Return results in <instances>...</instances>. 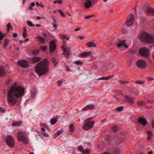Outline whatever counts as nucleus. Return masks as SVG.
Here are the masks:
<instances>
[{
  "instance_id": "7",
  "label": "nucleus",
  "mask_w": 154,
  "mask_h": 154,
  "mask_svg": "<svg viewBox=\"0 0 154 154\" xmlns=\"http://www.w3.org/2000/svg\"><path fill=\"white\" fill-rule=\"evenodd\" d=\"M7 145L10 147H13L14 145L15 142L11 135L8 136L6 138Z\"/></svg>"
},
{
  "instance_id": "32",
  "label": "nucleus",
  "mask_w": 154,
  "mask_h": 154,
  "mask_svg": "<svg viewBox=\"0 0 154 154\" xmlns=\"http://www.w3.org/2000/svg\"><path fill=\"white\" fill-rule=\"evenodd\" d=\"M5 34L3 33L1 31H0V40H2L3 39L5 36Z\"/></svg>"
},
{
  "instance_id": "29",
  "label": "nucleus",
  "mask_w": 154,
  "mask_h": 154,
  "mask_svg": "<svg viewBox=\"0 0 154 154\" xmlns=\"http://www.w3.org/2000/svg\"><path fill=\"white\" fill-rule=\"evenodd\" d=\"M36 90L35 88L33 89L31 91V95L32 97H34L36 94Z\"/></svg>"
},
{
  "instance_id": "20",
  "label": "nucleus",
  "mask_w": 154,
  "mask_h": 154,
  "mask_svg": "<svg viewBox=\"0 0 154 154\" xmlns=\"http://www.w3.org/2000/svg\"><path fill=\"white\" fill-rule=\"evenodd\" d=\"M42 58L39 57H34L31 58L32 61L34 63H36L38 61H40Z\"/></svg>"
},
{
  "instance_id": "6",
  "label": "nucleus",
  "mask_w": 154,
  "mask_h": 154,
  "mask_svg": "<svg viewBox=\"0 0 154 154\" xmlns=\"http://www.w3.org/2000/svg\"><path fill=\"white\" fill-rule=\"evenodd\" d=\"M135 64L138 68L141 69H143L146 66V62L142 59L139 60L137 61Z\"/></svg>"
},
{
  "instance_id": "42",
  "label": "nucleus",
  "mask_w": 154,
  "mask_h": 154,
  "mask_svg": "<svg viewBox=\"0 0 154 154\" xmlns=\"http://www.w3.org/2000/svg\"><path fill=\"white\" fill-rule=\"evenodd\" d=\"M114 76V75H112L109 76L105 77V80H107L108 79H109L112 78Z\"/></svg>"
},
{
  "instance_id": "57",
  "label": "nucleus",
  "mask_w": 154,
  "mask_h": 154,
  "mask_svg": "<svg viewBox=\"0 0 154 154\" xmlns=\"http://www.w3.org/2000/svg\"><path fill=\"white\" fill-rule=\"evenodd\" d=\"M81 29V27H79L77 28H76L75 29V31H77L78 30H80V29Z\"/></svg>"
},
{
  "instance_id": "48",
  "label": "nucleus",
  "mask_w": 154,
  "mask_h": 154,
  "mask_svg": "<svg viewBox=\"0 0 154 154\" xmlns=\"http://www.w3.org/2000/svg\"><path fill=\"white\" fill-rule=\"evenodd\" d=\"M109 66H110L109 69H111L115 67L113 63H111L109 64Z\"/></svg>"
},
{
  "instance_id": "19",
  "label": "nucleus",
  "mask_w": 154,
  "mask_h": 154,
  "mask_svg": "<svg viewBox=\"0 0 154 154\" xmlns=\"http://www.w3.org/2000/svg\"><path fill=\"white\" fill-rule=\"evenodd\" d=\"M86 46L89 47H94L96 48V44L95 43H94L92 41H91L87 43L86 44Z\"/></svg>"
},
{
  "instance_id": "35",
  "label": "nucleus",
  "mask_w": 154,
  "mask_h": 154,
  "mask_svg": "<svg viewBox=\"0 0 154 154\" xmlns=\"http://www.w3.org/2000/svg\"><path fill=\"white\" fill-rule=\"evenodd\" d=\"M146 103L145 102L140 101L137 103V104L139 106H142L145 105Z\"/></svg>"
},
{
  "instance_id": "34",
  "label": "nucleus",
  "mask_w": 154,
  "mask_h": 154,
  "mask_svg": "<svg viewBox=\"0 0 154 154\" xmlns=\"http://www.w3.org/2000/svg\"><path fill=\"white\" fill-rule=\"evenodd\" d=\"M123 109V106H120L117 107L116 108V110L118 112H120L122 111Z\"/></svg>"
},
{
  "instance_id": "8",
  "label": "nucleus",
  "mask_w": 154,
  "mask_h": 154,
  "mask_svg": "<svg viewBox=\"0 0 154 154\" xmlns=\"http://www.w3.org/2000/svg\"><path fill=\"white\" fill-rule=\"evenodd\" d=\"M94 124V121L86 122L83 125L82 128L84 130H89L93 127Z\"/></svg>"
},
{
  "instance_id": "25",
  "label": "nucleus",
  "mask_w": 154,
  "mask_h": 154,
  "mask_svg": "<svg viewBox=\"0 0 154 154\" xmlns=\"http://www.w3.org/2000/svg\"><path fill=\"white\" fill-rule=\"evenodd\" d=\"M22 123V122L21 121L14 122L11 124V125L14 127L20 126Z\"/></svg>"
},
{
  "instance_id": "38",
  "label": "nucleus",
  "mask_w": 154,
  "mask_h": 154,
  "mask_svg": "<svg viewBox=\"0 0 154 154\" xmlns=\"http://www.w3.org/2000/svg\"><path fill=\"white\" fill-rule=\"evenodd\" d=\"M90 151L89 149H86L85 150H84V151L83 152L85 154H89L90 153Z\"/></svg>"
},
{
  "instance_id": "52",
  "label": "nucleus",
  "mask_w": 154,
  "mask_h": 154,
  "mask_svg": "<svg viewBox=\"0 0 154 154\" xmlns=\"http://www.w3.org/2000/svg\"><path fill=\"white\" fill-rule=\"evenodd\" d=\"M119 82L121 84H125V83H128V82H127V81H119Z\"/></svg>"
},
{
  "instance_id": "63",
  "label": "nucleus",
  "mask_w": 154,
  "mask_h": 154,
  "mask_svg": "<svg viewBox=\"0 0 154 154\" xmlns=\"http://www.w3.org/2000/svg\"><path fill=\"white\" fill-rule=\"evenodd\" d=\"M147 80H149V81H152V80H153V79H154L153 78H149V77L147 78Z\"/></svg>"
},
{
  "instance_id": "33",
  "label": "nucleus",
  "mask_w": 154,
  "mask_h": 154,
  "mask_svg": "<svg viewBox=\"0 0 154 154\" xmlns=\"http://www.w3.org/2000/svg\"><path fill=\"white\" fill-rule=\"evenodd\" d=\"M7 30L8 32H9L11 29L12 26L11 25V23H9L7 25Z\"/></svg>"
},
{
  "instance_id": "43",
  "label": "nucleus",
  "mask_w": 154,
  "mask_h": 154,
  "mask_svg": "<svg viewBox=\"0 0 154 154\" xmlns=\"http://www.w3.org/2000/svg\"><path fill=\"white\" fill-rule=\"evenodd\" d=\"M135 82L138 84H144L145 83V82L144 81H137Z\"/></svg>"
},
{
  "instance_id": "2",
  "label": "nucleus",
  "mask_w": 154,
  "mask_h": 154,
  "mask_svg": "<svg viewBox=\"0 0 154 154\" xmlns=\"http://www.w3.org/2000/svg\"><path fill=\"white\" fill-rule=\"evenodd\" d=\"M49 62L46 59H43L38 63L35 68V71L40 76L47 74L48 71Z\"/></svg>"
},
{
  "instance_id": "21",
  "label": "nucleus",
  "mask_w": 154,
  "mask_h": 154,
  "mask_svg": "<svg viewBox=\"0 0 154 154\" xmlns=\"http://www.w3.org/2000/svg\"><path fill=\"white\" fill-rule=\"evenodd\" d=\"M92 3L90 0H88L85 3L84 6L86 8H88L91 6Z\"/></svg>"
},
{
  "instance_id": "3",
  "label": "nucleus",
  "mask_w": 154,
  "mask_h": 154,
  "mask_svg": "<svg viewBox=\"0 0 154 154\" xmlns=\"http://www.w3.org/2000/svg\"><path fill=\"white\" fill-rule=\"evenodd\" d=\"M138 37L141 42L150 44L154 43V34H151L143 32L140 33Z\"/></svg>"
},
{
  "instance_id": "36",
  "label": "nucleus",
  "mask_w": 154,
  "mask_h": 154,
  "mask_svg": "<svg viewBox=\"0 0 154 154\" xmlns=\"http://www.w3.org/2000/svg\"><path fill=\"white\" fill-rule=\"evenodd\" d=\"M78 149L79 151L82 152H83L84 151V149L81 146H80L78 147Z\"/></svg>"
},
{
  "instance_id": "23",
  "label": "nucleus",
  "mask_w": 154,
  "mask_h": 154,
  "mask_svg": "<svg viewBox=\"0 0 154 154\" xmlns=\"http://www.w3.org/2000/svg\"><path fill=\"white\" fill-rule=\"evenodd\" d=\"M36 38H38L39 41L41 43H44L45 42V39L40 36H37Z\"/></svg>"
},
{
  "instance_id": "41",
  "label": "nucleus",
  "mask_w": 154,
  "mask_h": 154,
  "mask_svg": "<svg viewBox=\"0 0 154 154\" xmlns=\"http://www.w3.org/2000/svg\"><path fill=\"white\" fill-rule=\"evenodd\" d=\"M117 126L116 125H115L113 126L112 128V129L113 131L114 132H116L117 131V129L116 128Z\"/></svg>"
},
{
  "instance_id": "1",
  "label": "nucleus",
  "mask_w": 154,
  "mask_h": 154,
  "mask_svg": "<svg viewBox=\"0 0 154 154\" xmlns=\"http://www.w3.org/2000/svg\"><path fill=\"white\" fill-rule=\"evenodd\" d=\"M17 84L14 83L11 86L8 94L7 102L9 104L13 106L16 103L17 100L19 98L23 96L25 94L24 88L21 86L17 87Z\"/></svg>"
},
{
  "instance_id": "37",
  "label": "nucleus",
  "mask_w": 154,
  "mask_h": 154,
  "mask_svg": "<svg viewBox=\"0 0 154 154\" xmlns=\"http://www.w3.org/2000/svg\"><path fill=\"white\" fill-rule=\"evenodd\" d=\"M39 51L38 50H34L33 51L32 54L33 55H35L38 54L39 53Z\"/></svg>"
},
{
  "instance_id": "14",
  "label": "nucleus",
  "mask_w": 154,
  "mask_h": 154,
  "mask_svg": "<svg viewBox=\"0 0 154 154\" xmlns=\"http://www.w3.org/2000/svg\"><path fill=\"white\" fill-rule=\"evenodd\" d=\"M124 97V100L126 102L131 104L134 103L135 97H130L128 95L125 96Z\"/></svg>"
},
{
  "instance_id": "24",
  "label": "nucleus",
  "mask_w": 154,
  "mask_h": 154,
  "mask_svg": "<svg viewBox=\"0 0 154 154\" xmlns=\"http://www.w3.org/2000/svg\"><path fill=\"white\" fill-rule=\"evenodd\" d=\"M146 132L148 135V136L147 137V140H149L152 138V133L151 131H147Z\"/></svg>"
},
{
  "instance_id": "54",
  "label": "nucleus",
  "mask_w": 154,
  "mask_h": 154,
  "mask_svg": "<svg viewBox=\"0 0 154 154\" xmlns=\"http://www.w3.org/2000/svg\"><path fill=\"white\" fill-rule=\"evenodd\" d=\"M62 83V82L61 81H59L58 82V83H57V85L58 86H60L61 85Z\"/></svg>"
},
{
  "instance_id": "58",
  "label": "nucleus",
  "mask_w": 154,
  "mask_h": 154,
  "mask_svg": "<svg viewBox=\"0 0 154 154\" xmlns=\"http://www.w3.org/2000/svg\"><path fill=\"white\" fill-rule=\"evenodd\" d=\"M51 60L53 63H55L57 61L56 59L54 58H53L51 59Z\"/></svg>"
},
{
  "instance_id": "56",
  "label": "nucleus",
  "mask_w": 154,
  "mask_h": 154,
  "mask_svg": "<svg viewBox=\"0 0 154 154\" xmlns=\"http://www.w3.org/2000/svg\"><path fill=\"white\" fill-rule=\"evenodd\" d=\"M40 126L41 127L46 126L48 127L47 125H45L44 123H41L40 124Z\"/></svg>"
},
{
  "instance_id": "62",
  "label": "nucleus",
  "mask_w": 154,
  "mask_h": 154,
  "mask_svg": "<svg viewBox=\"0 0 154 154\" xmlns=\"http://www.w3.org/2000/svg\"><path fill=\"white\" fill-rule=\"evenodd\" d=\"M66 69L67 71H69L70 70V68L68 66L66 67Z\"/></svg>"
},
{
  "instance_id": "61",
  "label": "nucleus",
  "mask_w": 154,
  "mask_h": 154,
  "mask_svg": "<svg viewBox=\"0 0 154 154\" xmlns=\"http://www.w3.org/2000/svg\"><path fill=\"white\" fill-rule=\"evenodd\" d=\"M53 26L55 28V30H56V29H57V25L56 24H52Z\"/></svg>"
},
{
  "instance_id": "5",
  "label": "nucleus",
  "mask_w": 154,
  "mask_h": 154,
  "mask_svg": "<svg viewBox=\"0 0 154 154\" xmlns=\"http://www.w3.org/2000/svg\"><path fill=\"white\" fill-rule=\"evenodd\" d=\"M139 54L143 57L147 59L150 60V54L148 49L143 48L140 49L139 51Z\"/></svg>"
},
{
  "instance_id": "40",
  "label": "nucleus",
  "mask_w": 154,
  "mask_h": 154,
  "mask_svg": "<svg viewBox=\"0 0 154 154\" xmlns=\"http://www.w3.org/2000/svg\"><path fill=\"white\" fill-rule=\"evenodd\" d=\"M27 24L30 26H35L34 24H32V22L29 20L27 22Z\"/></svg>"
},
{
  "instance_id": "15",
  "label": "nucleus",
  "mask_w": 154,
  "mask_h": 154,
  "mask_svg": "<svg viewBox=\"0 0 154 154\" xmlns=\"http://www.w3.org/2000/svg\"><path fill=\"white\" fill-rule=\"evenodd\" d=\"M91 54V51L84 52L79 54L78 55V57L80 58L86 57Z\"/></svg>"
},
{
  "instance_id": "17",
  "label": "nucleus",
  "mask_w": 154,
  "mask_h": 154,
  "mask_svg": "<svg viewBox=\"0 0 154 154\" xmlns=\"http://www.w3.org/2000/svg\"><path fill=\"white\" fill-rule=\"evenodd\" d=\"M115 140L116 144H119L123 142L124 139L122 137H117L115 138Z\"/></svg>"
},
{
  "instance_id": "10",
  "label": "nucleus",
  "mask_w": 154,
  "mask_h": 154,
  "mask_svg": "<svg viewBox=\"0 0 154 154\" xmlns=\"http://www.w3.org/2000/svg\"><path fill=\"white\" fill-rule=\"evenodd\" d=\"M134 16L132 14H130L127 18L126 22V25L128 26H131L134 22Z\"/></svg>"
},
{
  "instance_id": "4",
  "label": "nucleus",
  "mask_w": 154,
  "mask_h": 154,
  "mask_svg": "<svg viewBox=\"0 0 154 154\" xmlns=\"http://www.w3.org/2000/svg\"><path fill=\"white\" fill-rule=\"evenodd\" d=\"M17 139L19 141H22L23 143L28 144L29 143L28 138L24 132H20L17 135Z\"/></svg>"
},
{
  "instance_id": "64",
  "label": "nucleus",
  "mask_w": 154,
  "mask_h": 154,
  "mask_svg": "<svg viewBox=\"0 0 154 154\" xmlns=\"http://www.w3.org/2000/svg\"><path fill=\"white\" fill-rule=\"evenodd\" d=\"M17 33H13V36L14 38L16 37H17Z\"/></svg>"
},
{
  "instance_id": "46",
  "label": "nucleus",
  "mask_w": 154,
  "mask_h": 154,
  "mask_svg": "<svg viewBox=\"0 0 154 154\" xmlns=\"http://www.w3.org/2000/svg\"><path fill=\"white\" fill-rule=\"evenodd\" d=\"M62 3V1L61 0H60L59 1H55L53 2V3L54 4H56V3H58L59 4H60Z\"/></svg>"
},
{
  "instance_id": "31",
  "label": "nucleus",
  "mask_w": 154,
  "mask_h": 154,
  "mask_svg": "<svg viewBox=\"0 0 154 154\" xmlns=\"http://www.w3.org/2000/svg\"><path fill=\"white\" fill-rule=\"evenodd\" d=\"M120 152V149L118 148L115 149L113 151V152L115 154H119Z\"/></svg>"
},
{
  "instance_id": "16",
  "label": "nucleus",
  "mask_w": 154,
  "mask_h": 154,
  "mask_svg": "<svg viewBox=\"0 0 154 154\" xmlns=\"http://www.w3.org/2000/svg\"><path fill=\"white\" fill-rule=\"evenodd\" d=\"M138 122L140 124L143 126L146 124V121L144 118H139L138 120Z\"/></svg>"
},
{
  "instance_id": "39",
  "label": "nucleus",
  "mask_w": 154,
  "mask_h": 154,
  "mask_svg": "<svg viewBox=\"0 0 154 154\" xmlns=\"http://www.w3.org/2000/svg\"><path fill=\"white\" fill-rule=\"evenodd\" d=\"M58 11L60 13V15L62 17H65L64 13L61 10H58Z\"/></svg>"
},
{
  "instance_id": "44",
  "label": "nucleus",
  "mask_w": 154,
  "mask_h": 154,
  "mask_svg": "<svg viewBox=\"0 0 154 154\" xmlns=\"http://www.w3.org/2000/svg\"><path fill=\"white\" fill-rule=\"evenodd\" d=\"M47 48V47L45 46H41L40 47V49L43 51H45Z\"/></svg>"
},
{
  "instance_id": "12",
  "label": "nucleus",
  "mask_w": 154,
  "mask_h": 154,
  "mask_svg": "<svg viewBox=\"0 0 154 154\" xmlns=\"http://www.w3.org/2000/svg\"><path fill=\"white\" fill-rule=\"evenodd\" d=\"M17 64L22 68H26L29 66L28 62L25 59H23L18 61Z\"/></svg>"
},
{
  "instance_id": "13",
  "label": "nucleus",
  "mask_w": 154,
  "mask_h": 154,
  "mask_svg": "<svg viewBox=\"0 0 154 154\" xmlns=\"http://www.w3.org/2000/svg\"><path fill=\"white\" fill-rule=\"evenodd\" d=\"M56 40L54 39L53 40L51 41L50 44L49 45V48L50 51L51 52H54L56 48V45L55 44V42Z\"/></svg>"
},
{
  "instance_id": "60",
  "label": "nucleus",
  "mask_w": 154,
  "mask_h": 154,
  "mask_svg": "<svg viewBox=\"0 0 154 154\" xmlns=\"http://www.w3.org/2000/svg\"><path fill=\"white\" fill-rule=\"evenodd\" d=\"M29 40V38H27L25 40L23 41V42L24 43L26 42H28Z\"/></svg>"
},
{
  "instance_id": "49",
  "label": "nucleus",
  "mask_w": 154,
  "mask_h": 154,
  "mask_svg": "<svg viewBox=\"0 0 154 154\" xmlns=\"http://www.w3.org/2000/svg\"><path fill=\"white\" fill-rule=\"evenodd\" d=\"M93 119V118L92 117H90V118H88V119H86L85 120V122H88L91 121V120L92 119Z\"/></svg>"
},
{
  "instance_id": "9",
  "label": "nucleus",
  "mask_w": 154,
  "mask_h": 154,
  "mask_svg": "<svg viewBox=\"0 0 154 154\" xmlns=\"http://www.w3.org/2000/svg\"><path fill=\"white\" fill-rule=\"evenodd\" d=\"M125 41L126 40H121L119 39H117L116 43V46L118 48L124 47L126 48H127L128 47V46L125 44Z\"/></svg>"
},
{
  "instance_id": "50",
  "label": "nucleus",
  "mask_w": 154,
  "mask_h": 154,
  "mask_svg": "<svg viewBox=\"0 0 154 154\" xmlns=\"http://www.w3.org/2000/svg\"><path fill=\"white\" fill-rule=\"evenodd\" d=\"M22 35L23 37L24 38L28 36V35L27 34L26 32H23L22 34Z\"/></svg>"
},
{
  "instance_id": "26",
  "label": "nucleus",
  "mask_w": 154,
  "mask_h": 154,
  "mask_svg": "<svg viewBox=\"0 0 154 154\" xmlns=\"http://www.w3.org/2000/svg\"><path fill=\"white\" fill-rule=\"evenodd\" d=\"M69 130L70 131H74V125L72 123L69 126Z\"/></svg>"
},
{
  "instance_id": "30",
  "label": "nucleus",
  "mask_w": 154,
  "mask_h": 154,
  "mask_svg": "<svg viewBox=\"0 0 154 154\" xmlns=\"http://www.w3.org/2000/svg\"><path fill=\"white\" fill-rule=\"evenodd\" d=\"M57 121V119L54 118L51 119L50 120V122L51 124L53 125L55 124L56 122Z\"/></svg>"
},
{
  "instance_id": "22",
  "label": "nucleus",
  "mask_w": 154,
  "mask_h": 154,
  "mask_svg": "<svg viewBox=\"0 0 154 154\" xmlns=\"http://www.w3.org/2000/svg\"><path fill=\"white\" fill-rule=\"evenodd\" d=\"M6 73V72L4 67L3 66L0 67V76H3Z\"/></svg>"
},
{
  "instance_id": "11",
  "label": "nucleus",
  "mask_w": 154,
  "mask_h": 154,
  "mask_svg": "<svg viewBox=\"0 0 154 154\" xmlns=\"http://www.w3.org/2000/svg\"><path fill=\"white\" fill-rule=\"evenodd\" d=\"M63 44L62 45L61 47L63 51L62 54L64 55L65 57L66 58H67L69 57V51L67 50L66 48L65 47L66 43L64 39H63Z\"/></svg>"
},
{
  "instance_id": "45",
  "label": "nucleus",
  "mask_w": 154,
  "mask_h": 154,
  "mask_svg": "<svg viewBox=\"0 0 154 154\" xmlns=\"http://www.w3.org/2000/svg\"><path fill=\"white\" fill-rule=\"evenodd\" d=\"M63 39H66L67 40H69V38L67 37L66 35H63L61 37Z\"/></svg>"
},
{
  "instance_id": "55",
  "label": "nucleus",
  "mask_w": 154,
  "mask_h": 154,
  "mask_svg": "<svg viewBox=\"0 0 154 154\" xmlns=\"http://www.w3.org/2000/svg\"><path fill=\"white\" fill-rule=\"evenodd\" d=\"M42 134L44 136L46 137H48L49 136L46 133H43Z\"/></svg>"
},
{
  "instance_id": "27",
  "label": "nucleus",
  "mask_w": 154,
  "mask_h": 154,
  "mask_svg": "<svg viewBox=\"0 0 154 154\" xmlns=\"http://www.w3.org/2000/svg\"><path fill=\"white\" fill-rule=\"evenodd\" d=\"M63 132L62 131H58L56 133L54 134V138H56L57 136L60 135Z\"/></svg>"
},
{
  "instance_id": "53",
  "label": "nucleus",
  "mask_w": 154,
  "mask_h": 154,
  "mask_svg": "<svg viewBox=\"0 0 154 154\" xmlns=\"http://www.w3.org/2000/svg\"><path fill=\"white\" fill-rule=\"evenodd\" d=\"M5 111L4 109L3 108L0 107V112H5Z\"/></svg>"
},
{
  "instance_id": "59",
  "label": "nucleus",
  "mask_w": 154,
  "mask_h": 154,
  "mask_svg": "<svg viewBox=\"0 0 154 154\" xmlns=\"http://www.w3.org/2000/svg\"><path fill=\"white\" fill-rule=\"evenodd\" d=\"M37 19L38 20H40V19H45V18L44 17H40L39 16H37Z\"/></svg>"
},
{
  "instance_id": "18",
  "label": "nucleus",
  "mask_w": 154,
  "mask_h": 154,
  "mask_svg": "<svg viewBox=\"0 0 154 154\" xmlns=\"http://www.w3.org/2000/svg\"><path fill=\"white\" fill-rule=\"evenodd\" d=\"M146 12L148 14H152V16H154V8H148L146 10Z\"/></svg>"
},
{
  "instance_id": "28",
  "label": "nucleus",
  "mask_w": 154,
  "mask_h": 154,
  "mask_svg": "<svg viewBox=\"0 0 154 154\" xmlns=\"http://www.w3.org/2000/svg\"><path fill=\"white\" fill-rule=\"evenodd\" d=\"M89 109H94L95 107V105L94 104H91L87 105Z\"/></svg>"
},
{
  "instance_id": "51",
  "label": "nucleus",
  "mask_w": 154,
  "mask_h": 154,
  "mask_svg": "<svg viewBox=\"0 0 154 154\" xmlns=\"http://www.w3.org/2000/svg\"><path fill=\"white\" fill-rule=\"evenodd\" d=\"M89 109H88V107H87V106H86L85 107H84L83 109H82V111H85L88 110Z\"/></svg>"
},
{
  "instance_id": "47",
  "label": "nucleus",
  "mask_w": 154,
  "mask_h": 154,
  "mask_svg": "<svg viewBox=\"0 0 154 154\" xmlns=\"http://www.w3.org/2000/svg\"><path fill=\"white\" fill-rule=\"evenodd\" d=\"M75 63L76 64L82 65L83 64V63L81 61H75Z\"/></svg>"
}]
</instances>
